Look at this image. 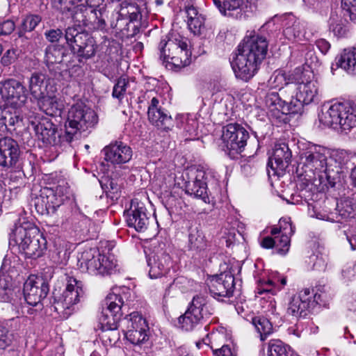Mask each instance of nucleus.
Here are the masks:
<instances>
[{"label":"nucleus","instance_id":"f257e3e1","mask_svg":"<svg viewBox=\"0 0 356 356\" xmlns=\"http://www.w3.org/2000/svg\"><path fill=\"white\" fill-rule=\"evenodd\" d=\"M298 168L308 179L318 178L320 183L327 181L334 186L339 179L340 163L331 156L327 148L309 144L300 149Z\"/></svg>","mask_w":356,"mask_h":356},{"label":"nucleus","instance_id":"f03ea898","mask_svg":"<svg viewBox=\"0 0 356 356\" xmlns=\"http://www.w3.org/2000/svg\"><path fill=\"white\" fill-rule=\"evenodd\" d=\"M10 241L18 247L28 258L35 259L41 257L46 248V241L40 230L33 223L25 221L15 224L10 236Z\"/></svg>","mask_w":356,"mask_h":356},{"label":"nucleus","instance_id":"7ed1b4c3","mask_svg":"<svg viewBox=\"0 0 356 356\" xmlns=\"http://www.w3.org/2000/svg\"><path fill=\"white\" fill-rule=\"evenodd\" d=\"M295 82L296 83V92L295 100L289 102L293 112H297L298 108L303 105H308L320 100L319 86L315 79L314 74L308 65L296 67L294 70Z\"/></svg>","mask_w":356,"mask_h":356},{"label":"nucleus","instance_id":"20e7f679","mask_svg":"<svg viewBox=\"0 0 356 356\" xmlns=\"http://www.w3.org/2000/svg\"><path fill=\"white\" fill-rule=\"evenodd\" d=\"M318 120L325 127H339L341 131H349L356 127V106L348 102L323 106L318 114Z\"/></svg>","mask_w":356,"mask_h":356},{"label":"nucleus","instance_id":"39448f33","mask_svg":"<svg viewBox=\"0 0 356 356\" xmlns=\"http://www.w3.org/2000/svg\"><path fill=\"white\" fill-rule=\"evenodd\" d=\"M331 298L325 286H320L316 291L304 289L295 295L290 301L288 314L296 317H305L312 312L318 305H325Z\"/></svg>","mask_w":356,"mask_h":356},{"label":"nucleus","instance_id":"423d86ee","mask_svg":"<svg viewBox=\"0 0 356 356\" xmlns=\"http://www.w3.org/2000/svg\"><path fill=\"white\" fill-rule=\"evenodd\" d=\"M188 40L180 35H174L168 40H162L159 44L161 58L164 62L181 68L191 63V54L188 49Z\"/></svg>","mask_w":356,"mask_h":356},{"label":"nucleus","instance_id":"0eeeda50","mask_svg":"<svg viewBox=\"0 0 356 356\" xmlns=\"http://www.w3.org/2000/svg\"><path fill=\"white\" fill-rule=\"evenodd\" d=\"M97 115L83 103L73 105L68 111L65 124L67 140L71 141L78 131H85L97 123Z\"/></svg>","mask_w":356,"mask_h":356},{"label":"nucleus","instance_id":"6e6552de","mask_svg":"<svg viewBox=\"0 0 356 356\" xmlns=\"http://www.w3.org/2000/svg\"><path fill=\"white\" fill-rule=\"evenodd\" d=\"M65 281V289L62 293L53 292L56 311L74 310V306L84 298L85 291L81 280L67 275Z\"/></svg>","mask_w":356,"mask_h":356},{"label":"nucleus","instance_id":"1a4fd4ad","mask_svg":"<svg viewBox=\"0 0 356 356\" xmlns=\"http://www.w3.org/2000/svg\"><path fill=\"white\" fill-rule=\"evenodd\" d=\"M213 314V309L208 305L207 297L198 294L193 297L185 314L179 318V323L186 331L192 330L201 320L208 318Z\"/></svg>","mask_w":356,"mask_h":356},{"label":"nucleus","instance_id":"9d476101","mask_svg":"<svg viewBox=\"0 0 356 356\" xmlns=\"http://www.w3.org/2000/svg\"><path fill=\"white\" fill-rule=\"evenodd\" d=\"M124 305L122 297L115 292L110 293L104 302L103 311L99 323L103 331H115L120 326L122 307Z\"/></svg>","mask_w":356,"mask_h":356},{"label":"nucleus","instance_id":"9b49d317","mask_svg":"<svg viewBox=\"0 0 356 356\" xmlns=\"http://www.w3.org/2000/svg\"><path fill=\"white\" fill-rule=\"evenodd\" d=\"M49 291L48 282L42 277L31 275L24 284V296L26 302L36 306L46 298Z\"/></svg>","mask_w":356,"mask_h":356},{"label":"nucleus","instance_id":"f8f14e48","mask_svg":"<svg viewBox=\"0 0 356 356\" xmlns=\"http://www.w3.org/2000/svg\"><path fill=\"white\" fill-rule=\"evenodd\" d=\"M0 94L3 99L14 107H20L27 99L25 86L15 79L0 81Z\"/></svg>","mask_w":356,"mask_h":356},{"label":"nucleus","instance_id":"ddd939ff","mask_svg":"<svg viewBox=\"0 0 356 356\" xmlns=\"http://www.w3.org/2000/svg\"><path fill=\"white\" fill-rule=\"evenodd\" d=\"M209 291L214 298H229L233 295L235 284L232 268L211 277L209 283Z\"/></svg>","mask_w":356,"mask_h":356},{"label":"nucleus","instance_id":"4468645a","mask_svg":"<svg viewBox=\"0 0 356 356\" xmlns=\"http://www.w3.org/2000/svg\"><path fill=\"white\" fill-rule=\"evenodd\" d=\"M261 63L238 47V53L232 63L236 76L248 81L255 74Z\"/></svg>","mask_w":356,"mask_h":356},{"label":"nucleus","instance_id":"2eb2a0df","mask_svg":"<svg viewBox=\"0 0 356 356\" xmlns=\"http://www.w3.org/2000/svg\"><path fill=\"white\" fill-rule=\"evenodd\" d=\"M248 138V132L240 124H229L224 128L222 138L230 152L241 153Z\"/></svg>","mask_w":356,"mask_h":356},{"label":"nucleus","instance_id":"dca6fc26","mask_svg":"<svg viewBox=\"0 0 356 356\" xmlns=\"http://www.w3.org/2000/svg\"><path fill=\"white\" fill-rule=\"evenodd\" d=\"M126 220L128 226L134 227L137 232L146 230L149 224V218L144 203L137 199L133 200L129 209L127 211Z\"/></svg>","mask_w":356,"mask_h":356},{"label":"nucleus","instance_id":"f3484780","mask_svg":"<svg viewBox=\"0 0 356 356\" xmlns=\"http://www.w3.org/2000/svg\"><path fill=\"white\" fill-rule=\"evenodd\" d=\"M238 47L261 63L267 54L268 42L266 38L254 33L245 36Z\"/></svg>","mask_w":356,"mask_h":356},{"label":"nucleus","instance_id":"a211bd4d","mask_svg":"<svg viewBox=\"0 0 356 356\" xmlns=\"http://www.w3.org/2000/svg\"><path fill=\"white\" fill-rule=\"evenodd\" d=\"M102 152L104 159L113 165H121L129 162L132 157L131 148L121 141H115L106 146Z\"/></svg>","mask_w":356,"mask_h":356},{"label":"nucleus","instance_id":"6ab92c4d","mask_svg":"<svg viewBox=\"0 0 356 356\" xmlns=\"http://www.w3.org/2000/svg\"><path fill=\"white\" fill-rule=\"evenodd\" d=\"M20 149L16 140L10 138H0V166L10 168L19 161Z\"/></svg>","mask_w":356,"mask_h":356},{"label":"nucleus","instance_id":"aec40b11","mask_svg":"<svg viewBox=\"0 0 356 356\" xmlns=\"http://www.w3.org/2000/svg\"><path fill=\"white\" fill-rule=\"evenodd\" d=\"M291 157V152L286 143L275 144L273 153L269 158L268 167L271 168L274 174L283 172L290 164Z\"/></svg>","mask_w":356,"mask_h":356},{"label":"nucleus","instance_id":"412c9836","mask_svg":"<svg viewBox=\"0 0 356 356\" xmlns=\"http://www.w3.org/2000/svg\"><path fill=\"white\" fill-rule=\"evenodd\" d=\"M207 174L202 168H197L195 177L186 183V193L191 196L202 199L204 202L209 200L207 193Z\"/></svg>","mask_w":356,"mask_h":356},{"label":"nucleus","instance_id":"4be33fe9","mask_svg":"<svg viewBox=\"0 0 356 356\" xmlns=\"http://www.w3.org/2000/svg\"><path fill=\"white\" fill-rule=\"evenodd\" d=\"M62 205V200L51 190H45L35 199V207L37 211L42 215L54 214Z\"/></svg>","mask_w":356,"mask_h":356},{"label":"nucleus","instance_id":"5701e85b","mask_svg":"<svg viewBox=\"0 0 356 356\" xmlns=\"http://www.w3.org/2000/svg\"><path fill=\"white\" fill-rule=\"evenodd\" d=\"M213 3L221 14L236 19H241L247 10L243 0H213Z\"/></svg>","mask_w":356,"mask_h":356},{"label":"nucleus","instance_id":"b1692460","mask_svg":"<svg viewBox=\"0 0 356 356\" xmlns=\"http://www.w3.org/2000/svg\"><path fill=\"white\" fill-rule=\"evenodd\" d=\"M99 254L95 249L84 250L78 258V266L83 272H88L90 274H99Z\"/></svg>","mask_w":356,"mask_h":356},{"label":"nucleus","instance_id":"393cba45","mask_svg":"<svg viewBox=\"0 0 356 356\" xmlns=\"http://www.w3.org/2000/svg\"><path fill=\"white\" fill-rule=\"evenodd\" d=\"M170 257L164 252L154 256L153 260L149 259L148 266H149V275L152 279H156L165 275L170 269Z\"/></svg>","mask_w":356,"mask_h":356},{"label":"nucleus","instance_id":"a878e982","mask_svg":"<svg viewBox=\"0 0 356 356\" xmlns=\"http://www.w3.org/2000/svg\"><path fill=\"white\" fill-rule=\"evenodd\" d=\"M38 105L47 115L50 116L60 115L63 108L62 102L56 95H44L38 99Z\"/></svg>","mask_w":356,"mask_h":356},{"label":"nucleus","instance_id":"bb28decb","mask_svg":"<svg viewBox=\"0 0 356 356\" xmlns=\"http://www.w3.org/2000/svg\"><path fill=\"white\" fill-rule=\"evenodd\" d=\"M284 26L283 34L289 40L299 41L305 37L304 26L294 16L287 17Z\"/></svg>","mask_w":356,"mask_h":356},{"label":"nucleus","instance_id":"cd10ccee","mask_svg":"<svg viewBox=\"0 0 356 356\" xmlns=\"http://www.w3.org/2000/svg\"><path fill=\"white\" fill-rule=\"evenodd\" d=\"M336 65L349 74H356V47L344 49L337 58Z\"/></svg>","mask_w":356,"mask_h":356},{"label":"nucleus","instance_id":"c85d7f7f","mask_svg":"<svg viewBox=\"0 0 356 356\" xmlns=\"http://www.w3.org/2000/svg\"><path fill=\"white\" fill-rule=\"evenodd\" d=\"M32 125L40 139L49 143L55 140L57 129L52 122L44 120L38 124H35V122H32Z\"/></svg>","mask_w":356,"mask_h":356},{"label":"nucleus","instance_id":"c756f323","mask_svg":"<svg viewBox=\"0 0 356 356\" xmlns=\"http://www.w3.org/2000/svg\"><path fill=\"white\" fill-rule=\"evenodd\" d=\"M46 76L42 73L35 72L32 74L29 81V88L31 95L38 99L45 95L47 83Z\"/></svg>","mask_w":356,"mask_h":356},{"label":"nucleus","instance_id":"7c9ffc66","mask_svg":"<svg viewBox=\"0 0 356 356\" xmlns=\"http://www.w3.org/2000/svg\"><path fill=\"white\" fill-rule=\"evenodd\" d=\"M148 119L150 122L159 129L169 130L173 126L171 116L164 113L161 108L153 111H147Z\"/></svg>","mask_w":356,"mask_h":356},{"label":"nucleus","instance_id":"2f4dec72","mask_svg":"<svg viewBox=\"0 0 356 356\" xmlns=\"http://www.w3.org/2000/svg\"><path fill=\"white\" fill-rule=\"evenodd\" d=\"M136 89V83L134 80L122 76L120 77L113 90V96L121 99L127 92L132 94Z\"/></svg>","mask_w":356,"mask_h":356},{"label":"nucleus","instance_id":"473e14b6","mask_svg":"<svg viewBox=\"0 0 356 356\" xmlns=\"http://www.w3.org/2000/svg\"><path fill=\"white\" fill-rule=\"evenodd\" d=\"M126 330H148L146 320L138 312H133L121 321Z\"/></svg>","mask_w":356,"mask_h":356},{"label":"nucleus","instance_id":"72a5a7b5","mask_svg":"<svg viewBox=\"0 0 356 356\" xmlns=\"http://www.w3.org/2000/svg\"><path fill=\"white\" fill-rule=\"evenodd\" d=\"M133 1H123L120 3V16L122 18L129 19L130 22L137 21L140 17V9Z\"/></svg>","mask_w":356,"mask_h":356},{"label":"nucleus","instance_id":"f704fd0d","mask_svg":"<svg viewBox=\"0 0 356 356\" xmlns=\"http://www.w3.org/2000/svg\"><path fill=\"white\" fill-rule=\"evenodd\" d=\"M67 55V50L60 45H49L45 50V62L47 65L60 63Z\"/></svg>","mask_w":356,"mask_h":356},{"label":"nucleus","instance_id":"c9c22d12","mask_svg":"<svg viewBox=\"0 0 356 356\" xmlns=\"http://www.w3.org/2000/svg\"><path fill=\"white\" fill-rule=\"evenodd\" d=\"M294 71L291 74H287L282 70H276L271 76L269 83L272 87L282 89L284 86L295 82Z\"/></svg>","mask_w":356,"mask_h":356},{"label":"nucleus","instance_id":"e433bc0d","mask_svg":"<svg viewBox=\"0 0 356 356\" xmlns=\"http://www.w3.org/2000/svg\"><path fill=\"white\" fill-rule=\"evenodd\" d=\"M252 325L260 334L261 341L273 332V325L270 321L264 316H255L252 318Z\"/></svg>","mask_w":356,"mask_h":356},{"label":"nucleus","instance_id":"4c0bfd02","mask_svg":"<svg viewBox=\"0 0 356 356\" xmlns=\"http://www.w3.org/2000/svg\"><path fill=\"white\" fill-rule=\"evenodd\" d=\"M13 295L11 277L0 273V299L3 302H9L12 300Z\"/></svg>","mask_w":356,"mask_h":356},{"label":"nucleus","instance_id":"58836bf2","mask_svg":"<svg viewBox=\"0 0 356 356\" xmlns=\"http://www.w3.org/2000/svg\"><path fill=\"white\" fill-rule=\"evenodd\" d=\"M268 356H291V348L278 339L270 340L268 343Z\"/></svg>","mask_w":356,"mask_h":356},{"label":"nucleus","instance_id":"ea45409f","mask_svg":"<svg viewBox=\"0 0 356 356\" xmlns=\"http://www.w3.org/2000/svg\"><path fill=\"white\" fill-rule=\"evenodd\" d=\"M189 247L191 250H201L206 247L204 236L197 228H191L188 235Z\"/></svg>","mask_w":356,"mask_h":356},{"label":"nucleus","instance_id":"a19ab883","mask_svg":"<svg viewBox=\"0 0 356 356\" xmlns=\"http://www.w3.org/2000/svg\"><path fill=\"white\" fill-rule=\"evenodd\" d=\"M99 258V274L105 275L109 274L116 266V261L113 256H106L104 254H98Z\"/></svg>","mask_w":356,"mask_h":356},{"label":"nucleus","instance_id":"79ce46f5","mask_svg":"<svg viewBox=\"0 0 356 356\" xmlns=\"http://www.w3.org/2000/svg\"><path fill=\"white\" fill-rule=\"evenodd\" d=\"M147 330H126L125 337L128 341L135 345H138L148 339Z\"/></svg>","mask_w":356,"mask_h":356},{"label":"nucleus","instance_id":"37998d69","mask_svg":"<svg viewBox=\"0 0 356 356\" xmlns=\"http://www.w3.org/2000/svg\"><path fill=\"white\" fill-rule=\"evenodd\" d=\"M155 177L157 180L161 181V186L170 185L175 181V173L167 168H158L155 171Z\"/></svg>","mask_w":356,"mask_h":356},{"label":"nucleus","instance_id":"c03bdc74","mask_svg":"<svg viewBox=\"0 0 356 356\" xmlns=\"http://www.w3.org/2000/svg\"><path fill=\"white\" fill-rule=\"evenodd\" d=\"M275 247L277 252L281 254H285L289 250L290 236L286 234H281L274 237Z\"/></svg>","mask_w":356,"mask_h":356},{"label":"nucleus","instance_id":"a18cd8bd","mask_svg":"<svg viewBox=\"0 0 356 356\" xmlns=\"http://www.w3.org/2000/svg\"><path fill=\"white\" fill-rule=\"evenodd\" d=\"M40 22L41 17L38 15H27L22 21V29L24 31H31L38 25Z\"/></svg>","mask_w":356,"mask_h":356},{"label":"nucleus","instance_id":"49530a36","mask_svg":"<svg viewBox=\"0 0 356 356\" xmlns=\"http://www.w3.org/2000/svg\"><path fill=\"white\" fill-rule=\"evenodd\" d=\"M81 0H51L52 6L61 13L70 11L74 5Z\"/></svg>","mask_w":356,"mask_h":356},{"label":"nucleus","instance_id":"de8ad7c7","mask_svg":"<svg viewBox=\"0 0 356 356\" xmlns=\"http://www.w3.org/2000/svg\"><path fill=\"white\" fill-rule=\"evenodd\" d=\"M67 44L72 47V44L81 42V38H86V34L80 33L74 28H67L65 35Z\"/></svg>","mask_w":356,"mask_h":356},{"label":"nucleus","instance_id":"09e8293b","mask_svg":"<svg viewBox=\"0 0 356 356\" xmlns=\"http://www.w3.org/2000/svg\"><path fill=\"white\" fill-rule=\"evenodd\" d=\"M341 7L344 15H348L352 21H356V0H342Z\"/></svg>","mask_w":356,"mask_h":356},{"label":"nucleus","instance_id":"8fccbe9b","mask_svg":"<svg viewBox=\"0 0 356 356\" xmlns=\"http://www.w3.org/2000/svg\"><path fill=\"white\" fill-rule=\"evenodd\" d=\"M330 29L336 36L339 38L343 37L347 32V23L346 20L341 19L336 22H334V19H332Z\"/></svg>","mask_w":356,"mask_h":356},{"label":"nucleus","instance_id":"3c124183","mask_svg":"<svg viewBox=\"0 0 356 356\" xmlns=\"http://www.w3.org/2000/svg\"><path fill=\"white\" fill-rule=\"evenodd\" d=\"M95 54V48L93 40H89V42L87 43L84 47L81 46V44H78V56L89 58L94 56Z\"/></svg>","mask_w":356,"mask_h":356},{"label":"nucleus","instance_id":"603ef678","mask_svg":"<svg viewBox=\"0 0 356 356\" xmlns=\"http://www.w3.org/2000/svg\"><path fill=\"white\" fill-rule=\"evenodd\" d=\"M54 194L57 196V198L62 200V204L67 200L70 199L71 195V190L67 183H63L56 186Z\"/></svg>","mask_w":356,"mask_h":356},{"label":"nucleus","instance_id":"864d4df0","mask_svg":"<svg viewBox=\"0 0 356 356\" xmlns=\"http://www.w3.org/2000/svg\"><path fill=\"white\" fill-rule=\"evenodd\" d=\"M18 57V49L12 47L8 49L1 58L2 65L7 67L15 63Z\"/></svg>","mask_w":356,"mask_h":356},{"label":"nucleus","instance_id":"5fc2aeb1","mask_svg":"<svg viewBox=\"0 0 356 356\" xmlns=\"http://www.w3.org/2000/svg\"><path fill=\"white\" fill-rule=\"evenodd\" d=\"M204 17L200 15L196 18L187 19L188 26L190 31L195 35H198L201 33V29L204 27Z\"/></svg>","mask_w":356,"mask_h":356},{"label":"nucleus","instance_id":"6e6d98bb","mask_svg":"<svg viewBox=\"0 0 356 356\" xmlns=\"http://www.w3.org/2000/svg\"><path fill=\"white\" fill-rule=\"evenodd\" d=\"M13 341V334L10 333L5 327L0 326V350H4L9 346Z\"/></svg>","mask_w":356,"mask_h":356},{"label":"nucleus","instance_id":"4d7b16f0","mask_svg":"<svg viewBox=\"0 0 356 356\" xmlns=\"http://www.w3.org/2000/svg\"><path fill=\"white\" fill-rule=\"evenodd\" d=\"M63 31L59 29H50L44 33L46 39L50 42H58L63 36Z\"/></svg>","mask_w":356,"mask_h":356},{"label":"nucleus","instance_id":"13d9d810","mask_svg":"<svg viewBox=\"0 0 356 356\" xmlns=\"http://www.w3.org/2000/svg\"><path fill=\"white\" fill-rule=\"evenodd\" d=\"M197 122L194 120H190L184 128L186 133L188 134L190 140L193 139L197 135Z\"/></svg>","mask_w":356,"mask_h":356},{"label":"nucleus","instance_id":"bf43d9fd","mask_svg":"<svg viewBox=\"0 0 356 356\" xmlns=\"http://www.w3.org/2000/svg\"><path fill=\"white\" fill-rule=\"evenodd\" d=\"M15 29V24L11 20H6L0 23V35L10 34Z\"/></svg>","mask_w":356,"mask_h":356},{"label":"nucleus","instance_id":"052dcab7","mask_svg":"<svg viewBox=\"0 0 356 356\" xmlns=\"http://www.w3.org/2000/svg\"><path fill=\"white\" fill-rule=\"evenodd\" d=\"M280 225L282 234L291 236L294 233V227L289 220L286 219L280 220Z\"/></svg>","mask_w":356,"mask_h":356},{"label":"nucleus","instance_id":"680f3d73","mask_svg":"<svg viewBox=\"0 0 356 356\" xmlns=\"http://www.w3.org/2000/svg\"><path fill=\"white\" fill-rule=\"evenodd\" d=\"M312 260L314 261L313 268L315 270L322 271L325 270L327 266V262L325 258L323 257L322 256H314V258H312Z\"/></svg>","mask_w":356,"mask_h":356},{"label":"nucleus","instance_id":"e2e57ef3","mask_svg":"<svg viewBox=\"0 0 356 356\" xmlns=\"http://www.w3.org/2000/svg\"><path fill=\"white\" fill-rule=\"evenodd\" d=\"M7 118H9V120H8L7 121V126H14L22 120L16 111H13V112L9 108L8 115H7Z\"/></svg>","mask_w":356,"mask_h":356},{"label":"nucleus","instance_id":"0e129e2a","mask_svg":"<svg viewBox=\"0 0 356 356\" xmlns=\"http://www.w3.org/2000/svg\"><path fill=\"white\" fill-rule=\"evenodd\" d=\"M262 307L267 314L275 315L276 314V302L273 300L269 302H263Z\"/></svg>","mask_w":356,"mask_h":356},{"label":"nucleus","instance_id":"69168bd1","mask_svg":"<svg viewBox=\"0 0 356 356\" xmlns=\"http://www.w3.org/2000/svg\"><path fill=\"white\" fill-rule=\"evenodd\" d=\"M215 356H236L229 346H223L219 349L213 350Z\"/></svg>","mask_w":356,"mask_h":356},{"label":"nucleus","instance_id":"338daca9","mask_svg":"<svg viewBox=\"0 0 356 356\" xmlns=\"http://www.w3.org/2000/svg\"><path fill=\"white\" fill-rule=\"evenodd\" d=\"M253 159H250L246 163H241V168L243 173L246 175L251 174L254 169H255V165L254 162H252Z\"/></svg>","mask_w":356,"mask_h":356},{"label":"nucleus","instance_id":"774afa93","mask_svg":"<svg viewBox=\"0 0 356 356\" xmlns=\"http://www.w3.org/2000/svg\"><path fill=\"white\" fill-rule=\"evenodd\" d=\"M280 97L279 95L275 92H272L268 95L266 97V102L268 106H271L275 105L276 104H280Z\"/></svg>","mask_w":356,"mask_h":356}]
</instances>
